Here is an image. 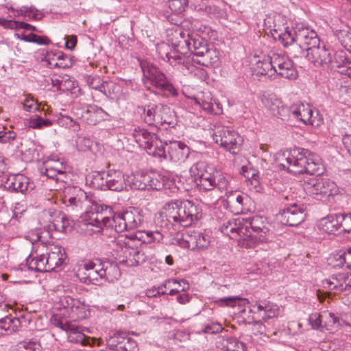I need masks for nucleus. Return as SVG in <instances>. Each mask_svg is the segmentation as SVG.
Instances as JSON below:
<instances>
[{
	"instance_id": "obj_1",
	"label": "nucleus",
	"mask_w": 351,
	"mask_h": 351,
	"mask_svg": "<svg viewBox=\"0 0 351 351\" xmlns=\"http://www.w3.org/2000/svg\"><path fill=\"white\" fill-rule=\"evenodd\" d=\"M265 25L270 29L274 38L278 39L284 47L298 43L308 53L321 42L315 30L303 24H297L294 27L290 26L287 20L279 14L267 16Z\"/></svg>"
},
{
	"instance_id": "obj_2",
	"label": "nucleus",
	"mask_w": 351,
	"mask_h": 351,
	"mask_svg": "<svg viewBox=\"0 0 351 351\" xmlns=\"http://www.w3.org/2000/svg\"><path fill=\"white\" fill-rule=\"evenodd\" d=\"M202 217V210L190 200L168 202L155 219L162 228L173 227L178 232L181 227H188Z\"/></svg>"
},
{
	"instance_id": "obj_3",
	"label": "nucleus",
	"mask_w": 351,
	"mask_h": 351,
	"mask_svg": "<svg viewBox=\"0 0 351 351\" xmlns=\"http://www.w3.org/2000/svg\"><path fill=\"white\" fill-rule=\"evenodd\" d=\"M302 152H293L290 156L287 158L289 162H293L291 165V173L301 174L308 173L311 175L319 176L323 173L320 158L311 153L309 150L302 148Z\"/></svg>"
},
{
	"instance_id": "obj_4",
	"label": "nucleus",
	"mask_w": 351,
	"mask_h": 351,
	"mask_svg": "<svg viewBox=\"0 0 351 351\" xmlns=\"http://www.w3.org/2000/svg\"><path fill=\"white\" fill-rule=\"evenodd\" d=\"M141 67L143 73L144 84L149 88V85L152 86L167 97L178 95V91L173 84L153 63L144 60L141 62Z\"/></svg>"
},
{
	"instance_id": "obj_5",
	"label": "nucleus",
	"mask_w": 351,
	"mask_h": 351,
	"mask_svg": "<svg viewBox=\"0 0 351 351\" xmlns=\"http://www.w3.org/2000/svg\"><path fill=\"white\" fill-rule=\"evenodd\" d=\"M210 241L211 237L208 232L197 230H187L182 233L176 232L171 239L172 244L192 251L207 249Z\"/></svg>"
},
{
	"instance_id": "obj_6",
	"label": "nucleus",
	"mask_w": 351,
	"mask_h": 351,
	"mask_svg": "<svg viewBox=\"0 0 351 351\" xmlns=\"http://www.w3.org/2000/svg\"><path fill=\"white\" fill-rule=\"evenodd\" d=\"M289 118L293 117V119L305 125L310 124L317 128L323 123V119L319 116L318 112H316V116H315V112L308 104H305L300 101L294 103L289 108Z\"/></svg>"
},
{
	"instance_id": "obj_7",
	"label": "nucleus",
	"mask_w": 351,
	"mask_h": 351,
	"mask_svg": "<svg viewBox=\"0 0 351 351\" xmlns=\"http://www.w3.org/2000/svg\"><path fill=\"white\" fill-rule=\"evenodd\" d=\"M0 186L10 192L26 194L32 191L35 185L23 174H3L0 178Z\"/></svg>"
},
{
	"instance_id": "obj_8",
	"label": "nucleus",
	"mask_w": 351,
	"mask_h": 351,
	"mask_svg": "<svg viewBox=\"0 0 351 351\" xmlns=\"http://www.w3.org/2000/svg\"><path fill=\"white\" fill-rule=\"evenodd\" d=\"M197 171L195 175L194 182L199 190L210 191L217 186L216 174L214 167L205 162H199L196 165Z\"/></svg>"
},
{
	"instance_id": "obj_9",
	"label": "nucleus",
	"mask_w": 351,
	"mask_h": 351,
	"mask_svg": "<svg viewBox=\"0 0 351 351\" xmlns=\"http://www.w3.org/2000/svg\"><path fill=\"white\" fill-rule=\"evenodd\" d=\"M174 46V49L169 51V46L162 43L156 45V51L162 59L167 60L173 66H178L181 70L185 67L189 70V57L180 54V47H178V43H175Z\"/></svg>"
},
{
	"instance_id": "obj_10",
	"label": "nucleus",
	"mask_w": 351,
	"mask_h": 351,
	"mask_svg": "<svg viewBox=\"0 0 351 351\" xmlns=\"http://www.w3.org/2000/svg\"><path fill=\"white\" fill-rule=\"evenodd\" d=\"M169 110L167 106L162 104L139 106L137 108L138 113L143 118L145 122L149 125H154L156 128L163 121L166 122L164 114H167Z\"/></svg>"
},
{
	"instance_id": "obj_11",
	"label": "nucleus",
	"mask_w": 351,
	"mask_h": 351,
	"mask_svg": "<svg viewBox=\"0 0 351 351\" xmlns=\"http://www.w3.org/2000/svg\"><path fill=\"white\" fill-rule=\"evenodd\" d=\"M108 209V206L104 204L93 202L86 212L80 217V222L86 226H91L98 230L95 232H100L104 226L106 217L103 215V212Z\"/></svg>"
},
{
	"instance_id": "obj_12",
	"label": "nucleus",
	"mask_w": 351,
	"mask_h": 351,
	"mask_svg": "<svg viewBox=\"0 0 351 351\" xmlns=\"http://www.w3.org/2000/svg\"><path fill=\"white\" fill-rule=\"evenodd\" d=\"M278 216L283 224L297 226L304 221L306 217V206L302 204H291L282 208Z\"/></svg>"
},
{
	"instance_id": "obj_13",
	"label": "nucleus",
	"mask_w": 351,
	"mask_h": 351,
	"mask_svg": "<svg viewBox=\"0 0 351 351\" xmlns=\"http://www.w3.org/2000/svg\"><path fill=\"white\" fill-rule=\"evenodd\" d=\"M107 346L112 351H138L137 342L126 331H117L107 339Z\"/></svg>"
},
{
	"instance_id": "obj_14",
	"label": "nucleus",
	"mask_w": 351,
	"mask_h": 351,
	"mask_svg": "<svg viewBox=\"0 0 351 351\" xmlns=\"http://www.w3.org/2000/svg\"><path fill=\"white\" fill-rule=\"evenodd\" d=\"M259 99L264 108L273 116L282 120L289 119V108L276 95L263 93L259 96Z\"/></svg>"
},
{
	"instance_id": "obj_15",
	"label": "nucleus",
	"mask_w": 351,
	"mask_h": 351,
	"mask_svg": "<svg viewBox=\"0 0 351 351\" xmlns=\"http://www.w3.org/2000/svg\"><path fill=\"white\" fill-rule=\"evenodd\" d=\"M304 189L308 193L319 195L320 198L330 197L337 193L336 184L327 178H313L305 183Z\"/></svg>"
},
{
	"instance_id": "obj_16",
	"label": "nucleus",
	"mask_w": 351,
	"mask_h": 351,
	"mask_svg": "<svg viewBox=\"0 0 351 351\" xmlns=\"http://www.w3.org/2000/svg\"><path fill=\"white\" fill-rule=\"evenodd\" d=\"M167 152L170 159L174 162H184L190 154L189 147L180 141L171 142L169 145L158 148L156 155L167 158Z\"/></svg>"
},
{
	"instance_id": "obj_17",
	"label": "nucleus",
	"mask_w": 351,
	"mask_h": 351,
	"mask_svg": "<svg viewBox=\"0 0 351 351\" xmlns=\"http://www.w3.org/2000/svg\"><path fill=\"white\" fill-rule=\"evenodd\" d=\"M274 73L287 79H295L298 72L293 62L285 55L273 53Z\"/></svg>"
},
{
	"instance_id": "obj_18",
	"label": "nucleus",
	"mask_w": 351,
	"mask_h": 351,
	"mask_svg": "<svg viewBox=\"0 0 351 351\" xmlns=\"http://www.w3.org/2000/svg\"><path fill=\"white\" fill-rule=\"evenodd\" d=\"M332 50L326 47L324 43L316 45L306 53L307 59L315 66L329 65L332 62Z\"/></svg>"
},
{
	"instance_id": "obj_19",
	"label": "nucleus",
	"mask_w": 351,
	"mask_h": 351,
	"mask_svg": "<svg viewBox=\"0 0 351 351\" xmlns=\"http://www.w3.org/2000/svg\"><path fill=\"white\" fill-rule=\"evenodd\" d=\"M207 46L206 40L198 35L182 39L178 43V47H180V54L186 56L190 52L191 58L197 57V52L202 51V49H205Z\"/></svg>"
},
{
	"instance_id": "obj_20",
	"label": "nucleus",
	"mask_w": 351,
	"mask_h": 351,
	"mask_svg": "<svg viewBox=\"0 0 351 351\" xmlns=\"http://www.w3.org/2000/svg\"><path fill=\"white\" fill-rule=\"evenodd\" d=\"M251 69L254 74L256 75H268L271 77L274 73L273 54L268 57H265L263 60L257 56H253L250 60Z\"/></svg>"
},
{
	"instance_id": "obj_21",
	"label": "nucleus",
	"mask_w": 351,
	"mask_h": 351,
	"mask_svg": "<svg viewBox=\"0 0 351 351\" xmlns=\"http://www.w3.org/2000/svg\"><path fill=\"white\" fill-rule=\"evenodd\" d=\"M264 228L262 218L258 216L243 217V248H247L249 246L248 242L246 241V237H253L252 232H259L263 231Z\"/></svg>"
},
{
	"instance_id": "obj_22",
	"label": "nucleus",
	"mask_w": 351,
	"mask_h": 351,
	"mask_svg": "<svg viewBox=\"0 0 351 351\" xmlns=\"http://www.w3.org/2000/svg\"><path fill=\"white\" fill-rule=\"evenodd\" d=\"M195 104L199 105L202 108L210 114H220L222 107L219 102L214 101L212 94L209 91H202L194 98Z\"/></svg>"
},
{
	"instance_id": "obj_23",
	"label": "nucleus",
	"mask_w": 351,
	"mask_h": 351,
	"mask_svg": "<svg viewBox=\"0 0 351 351\" xmlns=\"http://www.w3.org/2000/svg\"><path fill=\"white\" fill-rule=\"evenodd\" d=\"M197 57H189V62L191 61L194 64L208 66L216 64L219 60V52L208 46L205 49H202V51L197 52ZM191 66L189 64V68Z\"/></svg>"
},
{
	"instance_id": "obj_24",
	"label": "nucleus",
	"mask_w": 351,
	"mask_h": 351,
	"mask_svg": "<svg viewBox=\"0 0 351 351\" xmlns=\"http://www.w3.org/2000/svg\"><path fill=\"white\" fill-rule=\"evenodd\" d=\"M99 261L98 265L93 262H88L84 264L82 269L85 270V272L84 276L81 278V280L84 283L97 285V281L99 279H104V276H101V271H103L101 261Z\"/></svg>"
},
{
	"instance_id": "obj_25",
	"label": "nucleus",
	"mask_w": 351,
	"mask_h": 351,
	"mask_svg": "<svg viewBox=\"0 0 351 351\" xmlns=\"http://www.w3.org/2000/svg\"><path fill=\"white\" fill-rule=\"evenodd\" d=\"M106 186L108 190L121 191L126 188V180L122 171L110 169L106 175Z\"/></svg>"
},
{
	"instance_id": "obj_26",
	"label": "nucleus",
	"mask_w": 351,
	"mask_h": 351,
	"mask_svg": "<svg viewBox=\"0 0 351 351\" xmlns=\"http://www.w3.org/2000/svg\"><path fill=\"white\" fill-rule=\"evenodd\" d=\"M48 271H55L56 268L60 267L64 263L66 258V254L64 248L59 245H54L49 252L46 254Z\"/></svg>"
},
{
	"instance_id": "obj_27",
	"label": "nucleus",
	"mask_w": 351,
	"mask_h": 351,
	"mask_svg": "<svg viewBox=\"0 0 351 351\" xmlns=\"http://www.w3.org/2000/svg\"><path fill=\"white\" fill-rule=\"evenodd\" d=\"M256 302H250L248 298H243V323L252 324L260 321L261 315L257 311Z\"/></svg>"
},
{
	"instance_id": "obj_28",
	"label": "nucleus",
	"mask_w": 351,
	"mask_h": 351,
	"mask_svg": "<svg viewBox=\"0 0 351 351\" xmlns=\"http://www.w3.org/2000/svg\"><path fill=\"white\" fill-rule=\"evenodd\" d=\"M332 69L341 74L348 75L351 78V61L349 60L343 51L333 54L332 62L329 64Z\"/></svg>"
},
{
	"instance_id": "obj_29",
	"label": "nucleus",
	"mask_w": 351,
	"mask_h": 351,
	"mask_svg": "<svg viewBox=\"0 0 351 351\" xmlns=\"http://www.w3.org/2000/svg\"><path fill=\"white\" fill-rule=\"evenodd\" d=\"M60 303L64 308L70 310L77 318L85 317V306L79 300L65 295L60 299Z\"/></svg>"
},
{
	"instance_id": "obj_30",
	"label": "nucleus",
	"mask_w": 351,
	"mask_h": 351,
	"mask_svg": "<svg viewBox=\"0 0 351 351\" xmlns=\"http://www.w3.org/2000/svg\"><path fill=\"white\" fill-rule=\"evenodd\" d=\"M341 213L329 215L327 217L322 218L320 221V226L322 229L328 233L335 234L337 231L341 228Z\"/></svg>"
},
{
	"instance_id": "obj_31",
	"label": "nucleus",
	"mask_w": 351,
	"mask_h": 351,
	"mask_svg": "<svg viewBox=\"0 0 351 351\" xmlns=\"http://www.w3.org/2000/svg\"><path fill=\"white\" fill-rule=\"evenodd\" d=\"M223 234H228L231 239H235L240 245V233L241 232V221L239 217L229 220L226 223H223L221 228Z\"/></svg>"
},
{
	"instance_id": "obj_32",
	"label": "nucleus",
	"mask_w": 351,
	"mask_h": 351,
	"mask_svg": "<svg viewBox=\"0 0 351 351\" xmlns=\"http://www.w3.org/2000/svg\"><path fill=\"white\" fill-rule=\"evenodd\" d=\"M141 212V210L138 208H134L132 210L122 213V216H123V219L127 223L128 230L137 228L141 225L143 219Z\"/></svg>"
},
{
	"instance_id": "obj_33",
	"label": "nucleus",
	"mask_w": 351,
	"mask_h": 351,
	"mask_svg": "<svg viewBox=\"0 0 351 351\" xmlns=\"http://www.w3.org/2000/svg\"><path fill=\"white\" fill-rule=\"evenodd\" d=\"M148 179L147 172L141 171L128 176L127 182L132 189L145 190L148 189Z\"/></svg>"
},
{
	"instance_id": "obj_34",
	"label": "nucleus",
	"mask_w": 351,
	"mask_h": 351,
	"mask_svg": "<svg viewBox=\"0 0 351 351\" xmlns=\"http://www.w3.org/2000/svg\"><path fill=\"white\" fill-rule=\"evenodd\" d=\"M103 271L101 276L107 281H112L114 279H118L121 276V271L118 265L114 262H111L108 259L101 261Z\"/></svg>"
},
{
	"instance_id": "obj_35",
	"label": "nucleus",
	"mask_w": 351,
	"mask_h": 351,
	"mask_svg": "<svg viewBox=\"0 0 351 351\" xmlns=\"http://www.w3.org/2000/svg\"><path fill=\"white\" fill-rule=\"evenodd\" d=\"M82 328L72 324L69 330L66 331L67 339L70 342L80 343L82 346H87L90 343V337L86 336Z\"/></svg>"
},
{
	"instance_id": "obj_36",
	"label": "nucleus",
	"mask_w": 351,
	"mask_h": 351,
	"mask_svg": "<svg viewBox=\"0 0 351 351\" xmlns=\"http://www.w3.org/2000/svg\"><path fill=\"white\" fill-rule=\"evenodd\" d=\"M147 177L149 178L148 189L157 191L163 189L169 180L167 176L156 170L147 171Z\"/></svg>"
},
{
	"instance_id": "obj_37",
	"label": "nucleus",
	"mask_w": 351,
	"mask_h": 351,
	"mask_svg": "<svg viewBox=\"0 0 351 351\" xmlns=\"http://www.w3.org/2000/svg\"><path fill=\"white\" fill-rule=\"evenodd\" d=\"M48 64L51 68H67L71 65L70 58L62 52L48 54L46 57Z\"/></svg>"
},
{
	"instance_id": "obj_38",
	"label": "nucleus",
	"mask_w": 351,
	"mask_h": 351,
	"mask_svg": "<svg viewBox=\"0 0 351 351\" xmlns=\"http://www.w3.org/2000/svg\"><path fill=\"white\" fill-rule=\"evenodd\" d=\"M106 173L104 171H95L92 175L86 177V182L89 183L91 188L101 191L108 190L106 181Z\"/></svg>"
},
{
	"instance_id": "obj_39",
	"label": "nucleus",
	"mask_w": 351,
	"mask_h": 351,
	"mask_svg": "<svg viewBox=\"0 0 351 351\" xmlns=\"http://www.w3.org/2000/svg\"><path fill=\"white\" fill-rule=\"evenodd\" d=\"M104 223V226L111 227L117 232L128 230L127 223H125L123 216H122V213L115 214L112 218L106 217V221Z\"/></svg>"
},
{
	"instance_id": "obj_40",
	"label": "nucleus",
	"mask_w": 351,
	"mask_h": 351,
	"mask_svg": "<svg viewBox=\"0 0 351 351\" xmlns=\"http://www.w3.org/2000/svg\"><path fill=\"white\" fill-rule=\"evenodd\" d=\"M40 172L47 178L56 180H58V175H63L65 173L63 170L62 164L58 162H54L53 165L47 162L45 167L40 169Z\"/></svg>"
},
{
	"instance_id": "obj_41",
	"label": "nucleus",
	"mask_w": 351,
	"mask_h": 351,
	"mask_svg": "<svg viewBox=\"0 0 351 351\" xmlns=\"http://www.w3.org/2000/svg\"><path fill=\"white\" fill-rule=\"evenodd\" d=\"M3 326L6 335L13 334L19 330L21 326V322L18 317H12L5 316L1 319Z\"/></svg>"
},
{
	"instance_id": "obj_42",
	"label": "nucleus",
	"mask_w": 351,
	"mask_h": 351,
	"mask_svg": "<svg viewBox=\"0 0 351 351\" xmlns=\"http://www.w3.org/2000/svg\"><path fill=\"white\" fill-rule=\"evenodd\" d=\"M302 152V148L300 147H295L293 149L290 150H286L282 152V153L278 154L277 156V160L279 162V166L287 170L288 172L291 173V165H293V162H289V160H288L287 156L289 155L290 157L293 154V152Z\"/></svg>"
},
{
	"instance_id": "obj_43",
	"label": "nucleus",
	"mask_w": 351,
	"mask_h": 351,
	"mask_svg": "<svg viewBox=\"0 0 351 351\" xmlns=\"http://www.w3.org/2000/svg\"><path fill=\"white\" fill-rule=\"evenodd\" d=\"M75 143L76 147L79 151L86 152L92 148L95 141L88 134L85 133H80L77 135Z\"/></svg>"
},
{
	"instance_id": "obj_44",
	"label": "nucleus",
	"mask_w": 351,
	"mask_h": 351,
	"mask_svg": "<svg viewBox=\"0 0 351 351\" xmlns=\"http://www.w3.org/2000/svg\"><path fill=\"white\" fill-rule=\"evenodd\" d=\"M256 309L259 311L261 318L264 320L276 317L278 314V308L276 305L268 304L263 306L258 304Z\"/></svg>"
},
{
	"instance_id": "obj_45",
	"label": "nucleus",
	"mask_w": 351,
	"mask_h": 351,
	"mask_svg": "<svg viewBox=\"0 0 351 351\" xmlns=\"http://www.w3.org/2000/svg\"><path fill=\"white\" fill-rule=\"evenodd\" d=\"M92 88L97 90L104 93L107 97H111L112 95L118 92L119 86L112 81L102 82L99 86L91 85Z\"/></svg>"
},
{
	"instance_id": "obj_46",
	"label": "nucleus",
	"mask_w": 351,
	"mask_h": 351,
	"mask_svg": "<svg viewBox=\"0 0 351 351\" xmlns=\"http://www.w3.org/2000/svg\"><path fill=\"white\" fill-rule=\"evenodd\" d=\"M18 15L28 17L34 20H40L42 14L33 6H22L16 10Z\"/></svg>"
},
{
	"instance_id": "obj_47",
	"label": "nucleus",
	"mask_w": 351,
	"mask_h": 351,
	"mask_svg": "<svg viewBox=\"0 0 351 351\" xmlns=\"http://www.w3.org/2000/svg\"><path fill=\"white\" fill-rule=\"evenodd\" d=\"M340 279L343 280V282L337 280V282L335 284L333 282H329L330 286V289L335 290L339 292L348 291L351 289V276H340Z\"/></svg>"
},
{
	"instance_id": "obj_48",
	"label": "nucleus",
	"mask_w": 351,
	"mask_h": 351,
	"mask_svg": "<svg viewBox=\"0 0 351 351\" xmlns=\"http://www.w3.org/2000/svg\"><path fill=\"white\" fill-rule=\"evenodd\" d=\"M243 177L245 178V182L250 191L255 190V191H258L257 188L259 186L260 182L258 179V173L256 170L252 169V173L250 178L249 176L245 174V166L243 165Z\"/></svg>"
},
{
	"instance_id": "obj_49",
	"label": "nucleus",
	"mask_w": 351,
	"mask_h": 351,
	"mask_svg": "<svg viewBox=\"0 0 351 351\" xmlns=\"http://www.w3.org/2000/svg\"><path fill=\"white\" fill-rule=\"evenodd\" d=\"M134 253V258L123 260L122 262L128 266L136 267L144 263L146 261L147 257L145 255L144 252L140 248L138 249V251H135Z\"/></svg>"
},
{
	"instance_id": "obj_50",
	"label": "nucleus",
	"mask_w": 351,
	"mask_h": 351,
	"mask_svg": "<svg viewBox=\"0 0 351 351\" xmlns=\"http://www.w3.org/2000/svg\"><path fill=\"white\" fill-rule=\"evenodd\" d=\"M23 109L29 112H36L39 109V104L30 95H25L24 99L21 101Z\"/></svg>"
},
{
	"instance_id": "obj_51",
	"label": "nucleus",
	"mask_w": 351,
	"mask_h": 351,
	"mask_svg": "<svg viewBox=\"0 0 351 351\" xmlns=\"http://www.w3.org/2000/svg\"><path fill=\"white\" fill-rule=\"evenodd\" d=\"M29 128L32 129L40 130L43 126H49L51 125V122L48 119H44L39 116H35L27 121V123Z\"/></svg>"
},
{
	"instance_id": "obj_52",
	"label": "nucleus",
	"mask_w": 351,
	"mask_h": 351,
	"mask_svg": "<svg viewBox=\"0 0 351 351\" xmlns=\"http://www.w3.org/2000/svg\"><path fill=\"white\" fill-rule=\"evenodd\" d=\"M160 230H156L154 232V236L152 241L154 242H160L162 239L167 234L173 236L176 234V231L173 230V227H168V228H162L159 224H156Z\"/></svg>"
},
{
	"instance_id": "obj_53",
	"label": "nucleus",
	"mask_w": 351,
	"mask_h": 351,
	"mask_svg": "<svg viewBox=\"0 0 351 351\" xmlns=\"http://www.w3.org/2000/svg\"><path fill=\"white\" fill-rule=\"evenodd\" d=\"M221 133L217 135V133H213V140L217 144L226 148H232V146L236 143V139L232 137L230 139H228L227 136H221Z\"/></svg>"
},
{
	"instance_id": "obj_54",
	"label": "nucleus",
	"mask_w": 351,
	"mask_h": 351,
	"mask_svg": "<svg viewBox=\"0 0 351 351\" xmlns=\"http://www.w3.org/2000/svg\"><path fill=\"white\" fill-rule=\"evenodd\" d=\"M21 39L26 42L34 43L40 45H47L50 42L47 37L38 36L32 33L27 35H23Z\"/></svg>"
},
{
	"instance_id": "obj_55",
	"label": "nucleus",
	"mask_w": 351,
	"mask_h": 351,
	"mask_svg": "<svg viewBox=\"0 0 351 351\" xmlns=\"http://www.w3.org/2000/svg\"><path fill=\"white\" fill-rule=\"evenodd\" d=\"M84 197L86 198V193L84 191L79 190V194L75 197H71L69 199H64V204L66 207L71 208L74 210L76 208L81 207V201L79 197Z\"/></svg>"
},
{
	"instance_id": "obj_56",
	"label": "nucleus",
	"mask_w": 351,
	"mask_h": 351,
	"mask_svg": "<svg viewBox=\"0 0 351 351\" xmlns=\"http://www.w3.org/2000/svg\"><path fill=\"white\" fill-rule=\"evenodd\" d=\"M288 53L291 56L294 58H298L302 56L304 53L305 48L300 45L298 43H293L292 44L289 45L286 47H289Z\"/></svg>"
},
{
	"instance_id": "obj_57",
	"label": "nucleus",
	"mask_w": 351,
	"mask_h": 351,
	"mask_svg": "<svg viewBox=\"0 0 351 351\" xmlns=\"http://www.w3.org/2000/svg\"><path fill=\"white\" fill-rule=\"evenodd\" d=\"M25 265L21 264L19 265L20 270H25V268L27 267L29 270L38 272L39 266L37 258H32V256L29 255V256L25 259Z\"/></svg>"
},
{
	"instance_id": "obj_58",
	"label": "nucleus",
	"mask_w": 351,
	"mask_h": 351,
	"mask_svg": "<svg viewBox=\"0 0 351 351\" xmlns=\"http://www.w3.org/2000/svg\"><path fill=\"white\" fill-rule=\"evenodd\" d=\"M19 351H41L40 343L36 341H23L21 343Z\"/></svg>"
},
{
	"instance_id": "obj_59",
	"label": "nucleus",
	"mask_w": 351,
	"mask_h": 351,
	"mask_svg": "<svg viewBox=\"0 0 351 351\" xmlns=\"http://www.w3.org/2000/svg\"><path fill=\"white\" fill-rule=\"evenodd\" d=\"M70 226V221L69 219L63 215L61 217L60 220H56L53 223V227L55 230L60 232H66L67 228Z\"/></svg>"
},
{
	"instance_id": "obj_60",
	"label": "nucleus",
	"mask_w": 351,
	"mask_h": 351,
	"mask_svg": "<svg viewBox=\"0 0 351 351\" xmlns=\"http://www.w3.org/2000/svg\"><path fill=\"white\" fill-rule=\"evenodd\" d=\"M324 317V315H319L318 313H313L309 316L308 321L312 328L314 329H318L322 327V319Z\"/></svg>"
},
{
	"instance_id": "obj_61",
	"label": "nucleus",
	"mask_w": 351,
	"mask_h": 351,
	"mask_svg": "<svg viewBox=\"0 0 351 351\" xmlns=\"http://www.w3.org/2000/svg\"><path fill=\"white\" fill-rule=\"evenodd\" d=\"M239 341L234 337H230L226 341L223 348L226 351H239Z\"/></svg>"
},
{
	"instance_id": "obj_62",
	"label": "nucleus",
	"mask_w": 351,
	"mask_h": 351,
	"mask_svg": "<svg viewBox=\"0 0 351 351\" xmlns=\"http://www.w3.org/2000/svg\"><path fill=\"white\" fill-rule=\"evenodd\" d=\"M222 326L218 322H213L205 326L204 332L209 334H217L221 332Z\"/></svg>"
},
{
	"instance_id": "obj_63",
	"label": "nucleus",
	"mask_w": 351,
	"mask_h": 351,
	"mask_svg": "<svg viewBox=\"0 0 351 351\" xmlns=\"http://www.w3.org/2000/svg\"><path fill=\"white\" fill-rule=\"evenodd\" d=\"M181 283H182L184 285H186L187 288H189V283L187 282V281L186 280H182L180 281H178V280H177L176 279H168V280H165L162 283V285L159 286V288H160V290H162L163 289H170L172 287V285H174L176 284H178L180 287L181 286Z\"/></svg>"
},
{
	"instance_id": "obj_64",
	"label": "nucleus",
	"mask_w": 351,
	"mask_h": 351,
	"mask_svg": "<svg viewBox=\"0 0 351 351\" xmlns=\"http://www.w3.org/2000/svg\"><path fill=\"white\" fill-rule=\"evenodd\" d=\"M20 21H16L14 20H8L5 19H0V25L4 27L5 28L15 29H20L19 24Z\"/></svg>"
}]
</instances>
